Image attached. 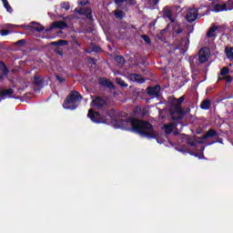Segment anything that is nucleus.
Returning a JSON list of instances; mask_svg holds the SVG:
<instances>
[{"instance_id":"obj_1","label":"nucleus","mask_w":233,"mask_h":233,"mask_svg":"<svg viewBox=\"0 0 233 233\" xmlns=\"http://www.w3.org/2000/svg\"><path fill=\"white\" fill-rule=\"evenodd\" d=\"M115 123L118 128H127L128 125H131L134 132H137L142 137H147V139H156L157 137V134L154 131V126L148 121L128 117L127 119H116Z\"/></svg>"},{"instance_id":"obj_2","label":"nucleus","mask_w":233,"mask_h":233,"mask_svg":"<svg viewBox=\"0 0 233 233\" xmlns=\"http://www.w3.org/2000/svg\"><path fill=\"white\" fill-rule=\"evenodd\" d=\"M83 99V96L76 90H73L66 97L63 106L66 110H76L79 106V103Z\"/></svg>"},{"instance_id":"obj_3","label":"nucleus","mask_w":233,"mask_h":233,"mask_svg":"<svg viewBox=\"0 0 233 233\" xmlns=\"http://www.w3.org/2000/svg\"><path fill=\"white\" fill-rule=\"evenodd\" d=\"M171 118L173 121H179L185 117L187 113L185 109L181 107L179 105L170 104V110Z\"/></svg>"},{"instance_id":"obj_4","label":"nucleus","mask_w":233,"mask_h":233,"mask_svg":"<svg viewBox=\"0 0 233 233\" xmlns=\"http://www.w3.org/2000/svg\"><path fill=\"white\" fill-rule=\"evenodd\" d=\"M87 117L91 119L93 123H96V125L99 124H106L108 121L106 120V116L101 115V113L97 111H94V109H89L87 113Z\"/></svg>"},{"instance_id":"obj_5","label":"nucleus","mask_w":233,"mask_h":233,"mask_svg":"<svg viewBox=\"0 0 233 233\" xmlns=\"http://www.w3.org/2000/svg\"><path fill=\"white\" fill-rule=\"evenodd\" d=\"M74 12L75 14H78V15H85L86 19H89V21L93 19L92 8L90 7H76L75 8Z\"/></svg>"},{"instance_id":"obj_6","label":"nucleus","mask_w":233,"mask_h":233,"mask_svg":"<svg viewBox=\"0 0 233 233\" xmlns=\"http://www.w3.org/2000/svg\"><path fill=\"white\" fill-rule=\"evenodd\" d=\"M198 15H199V11L198 10V8H194V7L189 8L186 15V19H187V23H194V21H196V19H198Z\"/></svg>"},{"instance_id":"obj_7","label":"nucleus","mask_w":233,"mask_h":233,"mask_svg":"<svg viewBox=\"0 0 233 233\" xmlns=\"http://www.w3.org/2000/svg\"><path fill=\"white\" fill-rule=\"evenodd\" d=\"M106 105H107L106 99L103 98L102 96H96L91 102V106H96V108H97L98 110L105 108Z\"/></svg>"},{"instance_id":"obj_8","label":"nucleus","mask_w":233,"mask_h":233,"mask_svg":"<svg viewBox=\"0 0 233 233\" xmlns=\"http://www.w3.org/2000/svg\"><path fill=\"white\" fill-rule=\"evenodd\" d=\"M54 28H60V30H64V28H68V24L65 21H56L49 28L46 29V34H48V32H52V29Z\"/></svg>"},{"instance_id":"obj_9","label":"nucleus","mask_w":233,"mask_h":233,"mask_svg":"<svg viewBox=\"0 0 233 233\" xmlns=\"http://www.w3.org/2000/svg\"><path fill=\"white\" fill-rule=\"evenodd\" d=\"M208 48L203 47L199 51V56H198V62L200 65H203V63H207L208 61Z\"/></svg>"},{"instance_id":"obj_10","label":"nucleus","mask_w":233,"mask_h":233,"mask_svg":"<svg viewBox=\"0 0 233 233\" xmlns=\"http://www.w3.org/2000/svg\"><path fill=\"white\" fill-rule=\"evenodd\" d=\"M147 96H151L152 97H159V92H161L160 86H148L147 88Z\"/></svg>"},{"instance_id":"obj_11","label":"nucleus","mask_w":233,"mask_h":233,"mask_svg":"<svg viewBox=\"0 0 233 233\" xmlns=\"http://www.w3.org/2000/svg\"><path fill=\"white\" fill-rule=\"evenodd\" d=\"M98 83L101 85V86H106V88H109L110 90H115L116 86L112 81L108 80L107 78L105 77H99L98 78Z\"/></svg>"},{"instance_id":"obj_12","label":"nucleus","mask_w":233,"mask_h":233,"mask_svg":"<svg viewBox=\"0 0 233 233\" xmlns=\"http://www.w3.org/2000/svg\"><path fill=\"white\" fill-rule=\"evenodd\" d=\"M32 25H20L21 28H25V30H35V32H43V30H45V26L33 22Z\"/></svg>"},{"instance_id":"obj_13","label":"nucleus","mask_w":233,"mask_h":233,"mask_svg":"<svg viewBox=\"0 0 233 233\" xmlns=\"http://www.w3.org/2000/svg\"><path fill=\"white\" fill-rule=\"evenodd\" d=\"M233 7H227V4L221 5V4H217L214 5L213 12H227V10H232Z\"/></svg>"},{"instance_id":"obj_14","label":"nucleus","mask_w":233,"mask_h":233,"mask_svg":"<svg viewBox=\"0 0 233 233\" xmlns=\"http://www.w3.org/2000/svg\"><path fill=\"white\" fill-rule=\"evenodd\" d=\"M219 136L218 131L214 128H209L207 133L201 137V139H208L209 137H216Z\"/></svg>"},{"instance_id":"obj_15","label":"nucleus","mask_w":233,"mask_h":233,"mask_svg":"<svg viewBox=\"0 0 233 233\" xmlns=\"http://www.w3.org/2000/svg\"><path fill=\"white\" fill-rule=\"evenodd\" d=\"M129 79H131L135 83H139V85H143V83H145V81H147L145 78L141 77V76H139L138 74H136V73L130 74Z\"/></svg>"},{"instance_id":"obj_16","label":"nucleus","mask_w":233,"mask_h":233,"mask_svg":"<svg viewBox=\"0 0 233 233\" xmlns=\"http://www.w3.org/2000/svg\"><path fill=\"white\" fill-rule=\"evenodd\" d=\"M0 72L3 73L2 76H8L10 73V70L6 66V64L5 62L0 61Z\"/></svg>"},{"instance_id":"obj_17","label":"nucleus","mask_w":233,"mask_h":233,"mask_svg":"<svg viewBox=\"0 0 233 233\" xmlns=\"http://www.w3.org/2000/svg\"><path fill=\"white\" fill-rule=\"evenodd\" d=\"M211 105H212V102L210 101V99H206V100L201 102L200 108L202 110H210V106Z\"/></svg>"},{"instance_id":"obj_18","label":"nucleus","mask_w":233,"mask_h":233,"mask_svg":"<svg viewBox=\"0 0 233 233\" xmlns=\"http://www.w3.org/2000/svg\"><path fill=\"white\" fill-rule=\"evenodd\" d=\"M135 114L136 116H137V117H141L143 119V117L147 116V109H141V107H137L135 110Z\"/></svg>"},{"instance_id":"obj_19","label":"nucleus","mask_w":233,"mask_h":233,"mask_svg":"<svg viewBox=\"0 0 233 233\" xmlns=\"http://www.w3.org/2000/svg\"><path fill=\"white\" fill-rule=\"evenodd\" d=\"M33 83L35 85V86H41V85L45 83V80L41 78L39 75H35L33 78Z\"/></svg>"},{"instance_id":"obj_20","label":"nucleus","mask_w":233,"mask_h":233,"mask_svg":"<svg viewBox=\"0 0 233 233\" xmlns=\"http://www.w3.org/2000/svg\"><path fill=\"white\" fill-rule=\"evenodd\" d=\"M163 129H164L165 134L170 135V134H172V132H174V124L171 123V124L165 125L163 127Z\"/></svg>"},{"instance_id":"obj_21","label":"nucleus","mask_w":233,"mask_h":233,"mask_svg":"<svg viewBox=\"0 0 233 233\" xmlns=\"http://www.w3.org/2000/svg\"><path fill=\"white\" fill-rule=\"evenodd\" d=\"M218 28L217 25L211 26L207 33V37H216V30H218Z\"/></svg>"},{"instance_id":"obj_22","label":"nucleus","mask_w":233,"mask_h":233,"mask_svg":"<svg viewBox=\"0 0 233 233\" xmlns=\"http://www.w3.org/2000/svg\"><path fill=\"white\" fill-rule=\"evenodd\" d=\"M50 45L52 46H66V45H68V41H66V40H58V41L51 42Z\"/></svg>"},{"instance_id":"obj_23","label":"nucleus","mask_w":233,"mask_h":233,"mask_svg":"<svg viewBox=\"0 0 233 233\" xmlns=\"http://www.w3.org/2000/svg\"><path fill=\"white\" fill-rule=\"evenodd\" d=\"M12 94H14V89H12V88L5 89V90L0 91V97L5 99V97H6V96H12Z\"/></svg>"},{"instance_id":"obj_24","label":"nucleus","mask_w":233,"mask_h":233,"mask_svg":"<svg viewBox=\"0 0 233 233\" xmlns=\"http://www.w3.org/2000/svg\"><path fill=\"white\" fill-rule=\"evenodd\" d=\"M183 101H185V96H182L179 98H173L171 100V105H178V106H181Z\"/></svg>"},{"instance_id":"obj_25","label":"nucleus","mask_w":233,"mask_h":233,"mask_svg":"<svg viewBox=\"0 0 233 233\" xmlns=\"http://www.w3.org/2000/svg\"><path fill=\"white\" fill-rule=\"evenodd\" d=\"M163 16L166 18V19H169V21H173L172 20V10H170L169 8H165L164 9V12H163Z\"/></svg>"},{"instance_id":"obj_26","label":"nucleus","mask_w":233,"mask_h":233,"mask_svg":"<svg viewBox=\"0 0 233 233\" xmlns=\"http://www.w3.org/2000/svg\"><path fill=\"white\" fill-rule=\"evenodd\" d=\"M91 46H92V49L90 51L89 50H86V52L87 54H90V52H96V54H99V52H101V46H96L94 43L91 44Z\"/></svg>"},{"instance_id":"obj_27","label":"nucleus","mask_w":233,"mask_h":233,"mask_svg":"<svg viewBox=\"0 0 233 233\" xmlns=\"http://www.w3.org/2000/svg\"><path fill=\"white\" fill-rule=\"evenodd\" d=\"M115 61L116 63L120 65V66H123V65H125V57H123L122 56H116Z\"/></svg>"},{"instance_id":"obj_28","label":"nucleus","mask_w":233,"mask_h":233,"mask_svg":"<svg viewBox=\"0 0 233 233\" xmlns=\"http://www.w3.org/2000/svg\"><path fill=\"white\" fill-rule=\"evenodd\" d=\"M228 74H230V68H228V66H224L221 70H220V76L227 77V76H228Z\"/></svg>"},{"instance_id":"obj_29","label":"nucleus","mask_w":233,"mask_h":233,"mask_svg":"<svg viewBox=\"0 0 233 233\" xmlns=\"http://www.w3.org/2000/svg\"><path fill=\"white\" fill-rule=\"evenodd\" d=\"M2 3L4 5V7L7 10V12L12 14L13 9H12V6L10 5V4L8 3V0H2Z\"/></svg>"},{"instance_id":"obj_30","label":"nucleus","mask_w":233,"mask_h":233,"mask_svg":"<svg viewBox=\"0 0 233 233\" xmlns=\"http://www.w3.org/2000/svg\"><path fill=\"white\" fill-rule=\"evenodd\" d=\"M106 116H108L110 117V119H112V121H116V110L114 109H110L108 111H106Z\"/></svg>"},{"instance_id":"obj_31","label":"nucleus","mask_w":233,"mask_h":233,"mask_svg":"<svg viewBox=\"0 0 233 233\" xmlns=\"http://www.w3.org/2000/svg\"><path fill=\"white\" fill-rule=\"evenodd\" d=\"M225 51L228 59H233V47H226Z\"/></svg>"},{"instance_id":"obj_32","label":"nucleus","mask_w":233,"mask_h":233,"mask_svg":"<svg viewBox=\"0 0 233 233\" xmlns=\"http://www.w3.org/2000/svg\"><path fill=\"white\" fill-rule=\"evenodd\" d=\"M116 85H119V86H124V87L128 86V84L124 82L123 78H121V77H116Z\"/></svg>"},{"instance_id":"obj_33","label":"nucleus","mask_w":233,"mask_h":233,"mask_svg":"<svg viewBox=\"0 0 233 233\" xmlns=\"http://www.w3.org/2000/svg\"><path fill=\"white\" fill-rule=\"evenodd\" d=\"M115 17H116V19H123V11L121 10L115 11Z\"/></svg>"},{"instance_id":"obj_34","label":"nucleus","mask_w":233,"mask_h":233,"mask_svg":"<svg viewBox=\"0 0 233 233\" xmlns=\"http://www.w3.org/2000/svg\"><path fill=\"white\" fill-rule=\"evenodd\" d=\"M141 37L143 38L145 43H147V45H150V43H152V41L150 40V36L149 35H142Z\"/></svg>"},{"instance_id":"obj_35","label":"nucleus","mask_w":233,"mask_h":233,"mask_svg":"<svg viewBox=\"0 0 233 233\" xmlns=\"http://www.w3.org/2000/svg\"><path fill=\"white\" fill-rule=\"evenodd\" d=\"M15 46H23L24 45H26L25 39H21L15 42Z\"/></svg>"},{"instance_id":"obj_36","label":"nucleus","mask_w":233,"mask_h":233,"mask_svg":"<svg viewBox=\"0 0 233 233\" xmlns=\"http://www.w3.org/2000/svg\"><path fill=\"white\" fill-rule=\"evenodd\" d=\"M187 143L189 145V147H196L198 145V142L192 140V138H187Z\"/></svg>"},{"instance_id":"obj_37","label":"nucleus","mask_w":233,"mask_h":233,"mask_svg":"<svg viewBox=\"0 0 233 233\" xmlns=\"http://www.w3.org/2000/svg\"><path fill=\"white\" fill-rule=\"evenodd\" d=\"M61 8H63L64 10H70V4L66 2H63L61 4Z\"/></svg>"},{"instance_id":"obj_38","label":"nucleus","mask_w":233,"mask_h":233,"mask_svg":"<svg viewBox=\"0 0 233 233\" xmlns=\"http://www.w3.org/2000/svg\"><path fill=\"white\" fill-rule=\"evenodd\" d=\"M178 152H182V153H187V154H190V151H188V148L184 147H180L177 148Z\"/></svg>"},{"instance_id":"obj_39","label":"nucleus","mask_w":233,"mask_h":233,"mask_svg":"<svg viewBox=\"0 0 233 233\" xmlns=\"http://www.w3.org/2000/svg\"><path fill=\"white\" fill-rule=\"evenodd\" d=\"M90 3V1L88 0H78V5L80 6H86V5H88Z\"/></svg>"},{"instance_id":"obj_40","label":"nucleus","mask_w":233,"mask_h":233,"mask_svg":"<svg viewBox=\"0 0 233 233\" xmlns=\"http://www.w3.org/2000/svg\"><path fill=\"white\" fill-rule=\"evenodd\" d=\"M147 3L150 6H156L159 3V0H147Z\"/></svg>"},{"instance_id":"obj_41","label":"nucleus","mask_w":233,"mask_h":233,"mask_svg":"<svg viewBox=\"0 0 233 233\" xmlns=\"http://www.w3.org/2000/svg\"><path fill=\"white\" fill-rule=\"evenodd\" d=\"M8 34H10V30H8V29H3L0 31V35L2 36L8 35Z\"/></svg>"},{"instance_id":"obj_42","label":"nucleus","mask_w":233,"mask_h":233,"mask_svg":"<svg viewBox=\"0 0 233 233\" xmlns=\"http://www.w3.org/2000/svg\"><path fill=\"white\" fill-rule=\"evenodd\" d=\"M216 143H223V138L218 137L217 140L210 142L209 145H214Z\"/></svg>"},{"instance_id":"obj_43","label":"nucleus","mask_w":233,"mask_h":233,"mask_svg":"<svg viewBox=\"0 0 233 233\" xmlns=\"http://www.w3.org/2000/svg\"><path fill=\"white\" fill-rule=\"evenodd\" d=\"M224 79L226 80V83H232V76L230 75L224 76Z\"/></svg>"},{"instance_id":"obj_44","label":"nucleus","mask_w":233,"mask_h":233,"mask_svg":"<svg viewBox=\"0 0 233 233\" xmlns=\"http://www.w3.org/2000/svg\"><path fill=\"white\" fill-rule=\"evenodd\" d=\"M123 3H127V0H115V4L117 5L118 6H121Z\"/></svg>"},{"instance_id":"obj_45","label":"nucleus","mask_w":233,"mask_h":233,"mask_svg":"<svg viewBox=\"0 0 233 233\" xmlns=\"http://www.w3.org/2000/svg\"><path fill=\"white\" fill-rule=\"evenodd\" d=\"M56 77L57 81H59V83H65V81H66V79L59 75H56Z\"/></svg>"},{"instance_id":"obj_46","label":"nucleus","mask_w":233,"mask_h":233,"mask_svg":"<svg viewBox=\"0 0 233 233\" xmlns=\"http://www.w3.org/2000/svg\"><path fill=\"white\" fill-rule=\"evenodd\" d=\"M137 1L136 0H127V5L129 6H134L135 5H137Z\"/></svg>"},{"instance_id":"obj_47","label":"nucleus","mask_w":233,"mask_h":233,"mask_svg":"<svg viewBox=\"0 0 233 233\" xmlns=\"http://www.w3.org/2000/svg\"><path fill=\"white\" fill-rule=\"evenodd\" d=\"M55 52H56V54H57L58 56H63V51H62L61 48H59V47H56V48H55Z\"/></svg>"},{"instance_id":"obj_48","label":"nucleus","mask_w":233,"mask_h":233,"mask_svg":"<svg viewBox=\"0 0 233 233\" xmlns=\"http://www.w3.org/2000/svg\"><path fill=\"white\" fill-rule=\"evenodd\" d=\"M189 154L191 155V156H195V157H199V155L198 154V153H192V152H190L189 151Z\"/></svg>"},{"instance_id":"obj_49","label":"nucleus","mask_w":233,"mask_h":233,"mask_svg":"<svg viewBox=\"0 0 233 233\" xmlns=\"http://www.w3.org/2000/svg\"><path fill=\"white\" fill-rule=\"evenodd\" d=\"M224 79H225V76H218V81H224Z\"/></svg>"},{"instance_id":"obj_50","label":"nucleus","mask_w":233,"mask_h":233,"mask_svg":"<svg viewBox=\"0 0 233 233\" xmlns=\"http://www.w3.org/2000/svg\"><path fill=\"white\" fill-rule=\"evenodd\" d=\"M3 79H5V76L4 75H0V81H3Z\"/></svg>"},{"instance_id":"obj_51","label":"nucleus","mask_w":233,"mask_h":233,"mask_svg":"<svg viewBox=\"0 0 233 233\" xmlns=\"http://www.w3.org/2000/svg\"><path fill=\"white\" fill-rule=\"evenodd\" d=\"M93 61V65H96V63H97V61L95 58H92Z\"/></svg>"},{"instance_id":"obj_52","label":"nucleus","mask_w":233,"mask_h":233,"mask_svg":"<svg viewBox=\"0 0 233 233\" xmlns=\"http://www.w3.org/2000/svg\"><path fill=\"white\" fill-rule=\"evenodd\" d=\"M76 45H77V46H81V44H79V42L75 41Z\"/></svg>"},{"instance_id":"obj_53","label":"nucleus","mask_w":233,"mask_h":233,"mask_svg":"<svg viewBox=\"0 0 233 233\" xmlns=\"http://www.w3.org/2000/svg\"><path fill=\"white\" fill-rule=\"evenodd\" d=\"M230 3H232V0H228L227 5H230Z\"/></svg>"},{"instance_id":"obj_54","label":"nucleus","mask_w":233,"mask_h":233,"mask_svg":"<svg viewBox=\"0 0 233 233\" xmlns=\"http://www.w3.org/2000/svg\"><path fill=\"white\" fill-rule=\"evenodd\" d=\"M180 32H181L180 29H177V34H179Z\"/></svg>"},{"instance_id":"obj_55","label":"nucleus","mask_w":233,"mask_h":233,"mask_svg":"<svg viewBox=\"0 0 233 233\" xmlns=\"http://www.w3.org/2000/svg\"><path fill=\"white\" fill-rule=\"evenodd\" d=\"M177 134H179V133H177H177H175V135H177Z\"/></svg>"}]
</instances>
